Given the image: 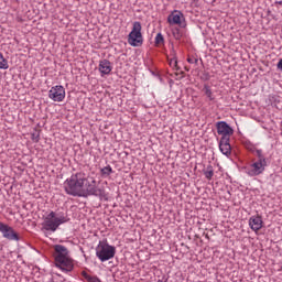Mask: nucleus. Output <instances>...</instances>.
<instances>
[{"mask_svg":"<svg viewBox=\"0 0 282 282\" xmlns=\"http://www.w3.org/2000/svg\"><path fill=\"white\" fill-rule=\"evenodd\" d=\"M87 177L85 173L73 174L64 182V191L73 197H83Z\"/></svg>","mask_w":282,"mask_h":282,"instance_id":"obj_1","label":"nucleus"},{"mask_svg":"<svg viewBox=\"0 0 282 282\" xmlns=\"http://www.w3.org/2000/svg\"><path fill=\"white\" fill-rule=\"evenodd\" d=\"M54 259L56 268L63 272H72L74 270V260L69 257V250L63 245L54 246Z\"/></svg>","mask_w":282,"mask_h":282,"instance_id":"obj_2","label":"nucleus"},{"mask_svg":"<svg viewBox=\"0 0 282 282\" xmlns=\"http://www.w3.org/2000/svg\"><path fill=\"white\" fill-rule=\"evenodd\" d=\"M67 224V216L61 212L55 213L51 212L45 218L42 224L44 230H51V232H56L58 230V226Z\"/></svg>","mask_w":282,"mask_h":282,"instance_id":"obj_3","label":"nucleus"},{"mask_svg":"<svg viewBox=\"0 0 282 282\" xmlns=\"http://www.w3.org/2000/svg\"><path fill=\"white\" fill-rule=\"evenodd\" d=\"M96 257L105 263V261H109L116 257V247L108 245L107 241H99L96 247Z\"/></svg>","mask_w":282,"mask_h":282,"instance_id":"obj_4","label":"nucleus"},{"mask_svg":"<svg viewBox=\"0 0 282 282\" xmlns=\"http://www.w3.org/2000/svg\"><path fill=\"white\" fill-rule=\"evenodd\" d=\"M128 43L132 47H142L144 39L142 37V23L133 22L132 30L128 35Z\"/></svg>","mask_w":282,"mask_h":282,"instance_id":"obj_5","label":"nucleus"},{"mask_svg":"<svg viewBox=\"0 0 282 282\" xmlns=\"http://www.w3.org/2000/svg\"><path fill=\"white\" fill-rule=\"evenodd\" d=\"M88 195H95L96 197H101L105 195V191L96 186V180L88 181L84 183V194L83 197H88Z\"/></svg>","mask_w":282,"mask_h":282,"instance_id":"obj_6","label":"nucleus"},{"mask_svg":"<svg viewBox=\"0 0 282 282\" xmlns=\"http://www.w3.org/2000/svg\"><path fill=\"white\" fill-rule=\"evenodd\" d=\"M265 166H268L265 158H260L249 166L248 175L250 177H257V175H261L265 171Z\"/></svg>","mask_w":282,"mask_h":282,"instance_id":"obj_7","label":"nucleus"},{"mask_svg":"<svg viewBox=\"0 0 282 282\" xmlns=\"http://www.w3.org/2000/svg\"><path fill=\"white\" fill-rule=\"evenodd\" d=\"M48 98L54 102H63L65 100V87L61 85L53 86L48 91Z\"/></svg>","mask_w":282,"mask_h":282,"instance_id":"obj_8","label":"nucleus"},{"mask_svg":"<svg viewBox=\"0 0 282 282\" xmlns=\"http://www.w3.org/2000/svg\"><path fill=\"white\" fill-rule=\"evenodd\" d=\"M167 23L170 25H178V28H186L184 13H182L181 11H177V10L173 11L167 17Z\"/></svg>","mask_w":282,"mask_h":282,"instance_id":"obj_9","label":"nucleus"},{"mask_svg":"<svg viewBox=\"0 0 282 282\" xmlns=\"http://www.w3.org/2000/svg\"><path fill=\"white\" fill-rule=\"evenodd\" d=\"M0 232H2V237L9 241H19V234H17L12 227L3 223H0Z\"/></svg>","mask_w":282,"mask_h":282,"instance_id":"obj_10","label":"nucleus"},{"mask_svg":"<svg viewBox=\"0 0 282 282\" xmlns=\"http://www.w3.org/2000/svg\"><path fill=\"white\" fill-rule=\"evenodd\" d=\"M217 133L218 135H223L221 138H226L227 140H230V135L235 133L232 128L228 126L226 121H219L217 123Z\"/></svg>","mask_w":282,"mask_h":282,"instance_id":"obj_11","label":"nucleus"},{"mask_svg":"<svg viewBox=\"0 0 282 282\" xmlns=\"http://www.w3.org/2000/svg\"><path fill=\"white\" fill-rule=\"evenodd\" d=\"M219 151L227 158L232 153V147L230 145V139L221 138L219 142Z\"/></svg>","mask_w":282,"mask_h":282,"instance_id":"obj_12","label":"nucleus"},{"mask_svg":"<svg viewBox=\"0 0 282 282\" xmlns=\"http://www.w3.org/2000/svg\"><path fill=\"white\" fill-rule=\"evenodd\" d=\"M249 226L251 230H253V232H259V230L263 228V219L261 218V216H252L249 219Z\"/></svg>","mask_w":282,"mask_h":282,"instance_id":"obj_13","label":"nucleus"},{"mask_svg":"<svg viewBox=\"0 0 282 282\" xmlns=\"http://www.w3.org/2000/svg\"><path fill=\"white\" fill-rule=\"evenodd\" d=\"M111 69H113V66H111V62L108 59H102L99 62V72L101 76H109V74H111Z\"/></svg>","mask_w":282,"mask_h":282,"instance_id":"obj_14","label":"nucleus"},{"mask_svg":"<svg viewBox=\"0 0 282 282\" xmlns=\"http://www.w3.org/2000/svg\"><path fill=\"white\" fill-rule=\"evenodd\" d=\"M172 34L176 41H180L184 36V31H182L180 28H173Z\"/></svg>","mask_w":282,"mask_h":282,"instance_id":"obj_15","label":"nucleus"},{"mask_svg":"<svg viewBox=\"0 0 282 282\" xmlns=\"http://www.w3.org/2000/svg\"><path fill=\"white\" fill-rule=\"evenodd\" d=\"M82 276L87 281V282H102L98 276H91L89 273L86 271L82 272Z\"/></svg>","mask_w":282,"mask_h":282,"instance_id":"obj_16","label":"nucleus"},{"mask_svg":"<svg viewBox=\"0 0 282 282\" xmlns=\"http://www.w3.org/2000/svg\"><path fill=\"white\" fill-rule=\"evenodd\" d=\"M9 67L8 59L3 57V53H0V69H8Z\"/></svg>","mask_w":282,"mask_h":282,"instance_id":"obj_17","label":"nucleus"},{"mask_svg":"<svg viewBox=\"0 0 282 282\" xmlns=\"http://www.w3.org/2000/svg\"><path fill=\"white\" fill-rule=\"evenodd\" d=\"M204 93L209 100H215V97H213V90H210L209 86H204Z\"/></svg>","mask_w":282,"mask_h":282,"instance_id":"obj_18","label":"nucleus"},{"mask_svg":"<svg viewBox=\"0 0 282 282\" xmlns=\"http://www.w3.org/2000/svg\"><path fill=\"white\" fill-rule=\"evenodd\" d=\"M204 175L207 180H213V175H215V172L213 171V167H207V171L204 172Z\"/></svg>","mask_w":282,"mask_h":282,"instance_id":"obj_19","label":"nucleus"},{"mask_svg":"<svg viewBox=\"0 0 282 282\" xmlns=\"http://www.w3.org/2000/svg\"><path fill=\"white\" fill-rule=\"evenodd\" d=\"M164 44V35L162 33H158L155 36V45H163Z\"/></svg>","mask_w":282,"mask_h":282,"instance_id":"obj_20","label":"nucleus"},{"mask_svg":"<svg viewBox=\"0 0 282 282\" xmlns=\"http://www.w3.org/2000/svg\"><path fill=\"white\" fill-rule=\"evenodd\" d=\"M112 173H113V169H111V165H108L101 169V175H110Z\"/></svg>","mask_w":282,"mask_h":282,"instance_id":"obj_21","label":"nucleus"},{"mask_svg":"<svg viewBox=\"0 0 282 282\" xmlns=\"http://www.w3.org/2000/svg\"><path fill=\"white\" fill-rule=\"evenodd\" d=\"M170 66H172L173 69H180L177 67V58L174 57V58L170 59Z\"/></svg>","mask_w":282,"mask_h":282,"instance_id":"obj_22","label":"nucleus"},{"mask_svg":"<svg viewBox=\"0 0 282 282\" xmlns=\"http://www.w3.org/2000/svg\"><path fill=\"white\" fill-rule=\"evenodd\" d=\"M187 63H189L191 65H197L198 59L195 57H188L187 58Z\"/></svg>","mask_w":282,"mask_h":282,"instance_id":"obj_23","label":"nucleus"},{"mask_svg":"<svg viewBox=\"0 0 282 282\" xmlns=\"http://www.w3.org/2000/svg\"><path fill=\"white\" fill-rule=\"evenodd\" d=\"M257 153H258L259 160H261V158H263V154H262L261 150H258Z\"/></svg>","mask_w":282,"mask_h":282,"instance_id":"obj_24","label":"nucleus"},{"mask_svg":"<svg viewBox=\"0 0 282 282\" xmlns=\"http://www.w3.org/2000/svg\"><path fill=\"white\" fill-rule=\"evenodd\" d=\"M32 139L35 140V142H39V137H34V134H33Z\"/></svg>","mask_w":282,"mask_h":282,"instance_id":"obj_25","label":"nucleus"},{"mask_svg":"<svg viewBox=\"0 0 282 282\" xmlns=\"http://www.w3.org/2000/svg\"><path fill=\"white\" fill-rule=\"evenodd\" d=\"M185 69L188 72V67H185Z\"/></svg>","mask_w":282,"mask_h":282,"instance_id":"obj_26","label":"nucleus"}]
</instances>
